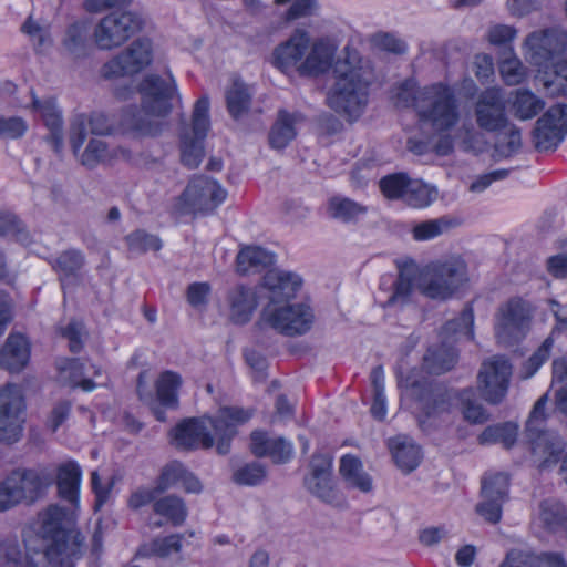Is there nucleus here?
Instances as JSON below:
<instances>
[{
    "mask_svg": "<svg viewBox=\"0 0 567 567\" xmlns=\"http://www.w3.org/2000/svg\"><path fill=\"white\" fill-rule=\"evenodd\" d=\"M332 456L324 453L313 454L310 473L305 478L307 489L318 498L339 504L340 499L331 480Z\"/></svg>",
    "mask_w": 567,
    "mask_h": 567,
    "instance_id": "nucleus-19",
    "label": "nucleus"
},
{
    "mask_svg": "<svg viewBox=\"0 0 567 567\" xmlns=\"http://www.w3.org/2000/svg\"><path fill=\"white\" fill-rule=\"evenodd\" d=\"M499 567H540V559L530 551L514 549Z\"/></svg>",
    "mask_w": 567,
    "mask_h": 567,
    "instance_id": "nucleus-60",
    "label": "nucleus"
},
{
    "mask_svg": "<svg viewBox=\"0 0 567 567\" xmlns=\"http://www.w3.org/2000/svg\"><path fill=\"white\" fill-rule=\"evenodd\" d=\"M11 486L21 503H34L42 497L53 484L54 477L47 467L23 468L19 467L9 474Z\"/></svg>",
    "mask_w": 567,
    "mask_h": 567,
    "instance_id": "nucleus-15",
    "label": "nucleus"
},
{
    "mask_svg": "<svg viewBox=\"0 0 567 567\" xmlns=\"http://www.w3.org/2000/svg\"><path fill=\"white\" fill-rule=\"evenodd\" d=\"M226 198V190L213 178L194 176L176 199L175 208L181 214H207L216 209Z\"/></svg>",
    "mask_w": 567,
    "mask_h": 567,
    "instance_id": "nucleus-9",
    "label": "nucleus"
},
{
    "mask_svg": "<svg viewBox=\"0 0 567 567\" xmlns=\"http://www.w3.org/2000/svg\"><path fill=\"white\" fill-rule=\"evenodd\" d=\"M301 121L302 116L299 113L280 111L269 133L270 145L278 150L285 148L296 137L295 125Z\"/></svg>",
    "mask_w": 567,
    "mask_h": 567,
    "instance_id": "nucleus-34",
    "label": "nucleus"
},
{
    "mask_svg": "<svg viewBox=\"0 0 567 567\" xmlns=\"http://www.w3.org/2000/svg\"><path fill=\"white\" fill-rule=\"evenodd\" d=\"M84 256L80 250L69 249L61 252L53 261L52 268L60 275L61 280L75 276L84 266Z\"/></svg>",
    "mask_w": 567,
    "mask_h": 567,
    "instance_id": "nucleus-47",
    "label": "nucleus"
},
{
    "mask_svg": "<svg viewBox=\"0 0 567 567\" xmlns=\"http://www.w3.org/2000/svg\"><path fill=\"white\" fill-rule=\"evenodd\" d=\"M266 477V468L257 462L246 464L233 474V480L239 485H257Z\"/></svg>",
    "mask_w": 567,
    "mask_h": 567,
    "instance_id": "nucleus-56",
    "label": "nucleus"
},
{
    "mask_svg": "<svg viewBox=\"0 0 567 567\" xmlns=\"http://www.w3.org/2000/svg\"><path fill=\"white\" fill-rule=\"evenodd\" d=\"M82 470L75 461H66L58 465L55 483L61 499L78 508L80 502V487Z\"/></svg>",
    "mask_w": 567,
    "mask_h": 567,
    "instance_id": "nucleus-27",
    "label": "nucleus"
},
{
    "mask_svg": "<svg viewBox=\"0 0 567 567\" xmlns=\"http://www.w3.org/2000/svg\"><path fill=\"white\" fill-rule=\"evenodd\" d=\"M468 268L460 256L427 265L417 274L416 289L427 298L446 300L468 282Z\"/></svg>",
    "mask_w": 567,
    "mask_h": 567,
    "instance_id": "nucleus-2",
    "label": "nucleus"
},
{
    "mask_svg": "<svg viewBox=\"0 0 567 567\" xmlns=\"http://www.w3.org/2000/svg\"><path fill=\"white\" fill-rule=\"evenodd\" d=\"M474 312L472 307L466 306L460 313V316L453 320H450L445 323L442 329V336L445 339H449L453 336H463L468 339H473L474 331Z\"/></svg>",
    "mask_w": 567,
    "mask_h": 567,
    "instance_id": "nucleus-46",
    "label": "nucleus"
},
{
    "mask_svg": "<svg viewBox=\"0 0 567 567\" xmlns=\"http://www.w3.org/2000/svg\"><path fill=\"white\" fill-rule=\"evenodd\" d=\"M410 178L404 173H395L384 176L379 182L381 193L388 199H404L405 189Z\"/></svg>",
    "mask_w": 567,
    "mask_h": 567,
    "instance_id": "nucleus-51",
    "label": "nucleus"
},
{
    "mask_svg": "<svg viewBox=\"0 0 567 567\" xmlns=\"http://www.w3.org/2000/svg\"><path fill=\"white\" fill-rule=\"evenodd\" d=\"M334 83L327 95V103L334 112L352 122L354 106V66L350 45H346L333 66Z\"/></svg>",
    "mask_w": 567,
    "mask_h": 567,
    "instance_id": "nucleus-10",
    "label": "nucleus"
},
{
    "mask_svg": "<svg viewBox=\"0 0 567 567\" xmlns=\"http://www.w3.org/2000/svg\"><path fill=\"white\" fill-rule=\"evenodd\" d=\"M566 135L567 105H555L536 122L534 130L535 146L539 151L555 148Z\"/></svg>",
    "mask_w": 567,
    "mask_h": 567,
    "instance_id": "nucleus-18",
    "label": "nucleus"
},
{
    "mask_svg": "<svg viewBox=\"0 0 567 567\" xmlns=\"http://www.w3.org/2000/svg\"><path fill=\"white\" fill-rule=\"evenodd\" d=\"M509 478L504 473H487L482 480V502L476 512L486 522L497 524L502 518V506L507 499Z\"/></svg>",
    "mask_w": 567,
    "mask_h": 567,
    "instance_id": "nucleus-16",
    "label": "nucleus"
},
{
    "mask_svg": "<svg viewBox=\"0 0 567 567\" xmlns=\"http://www.w3.org/2000/svg\"><path fill=\"white\" fill-rule=\"evenodd\" d=\"M262 287L268 291V303H289L301 289L302 279L291 271L271 269L264 276Z\"/></svg>",
    "mask_w": 567,
    "mask_h": 567,
    "instance_id": "nucleus-20",
    "label": "nucleus"
},
{
    "mask_svg": "<svg viewBox=\"0 0 567 567\" xmlns=\"http://www.w3.org/2000/svg\"><path fill=\"white\" fill-rule=\"evenodd\" d=\"M237 271L241 275L259 271L274 262V255L259 246H246L237 255Z\"/></svg>",
    "mask_w": 567,
    "mask_h": 567,
    "instance_id": "nucleus-35",
    "label": "nucleus"
},
{
    "mask_svg": "<svg viewBox=\"0 0 567 567\" xmlns=\"http://www.w3.org/2000/svg\"><path fill=\"white\" fill-rule=\"evenodd\" d=\"M456 226L455 220L447 216L421 221L413 226L412 236L417 241L431 240Z\"/></svg>",
    "mask_w": 567,
    "mask_h": 567,
    "instance_id": "nucleus-43",
    "label": "nucleus"
},
{
    "mask_svg": "<svg viewBox=\"0 0 567 567\" xmlns=\"http://www.w3.org/2000/svg\"><path fill=\"white\" fill-rule=\"evenodd\" d=\"M416 115L421 122L429 124L434 132L452 131L461 120L454 91L443 83L424 86V92L416 104Z\"/></svg>",
    "mask_w": 567,
    "mask_h": 567,
    "instance_id": "nucleus-4",
    "label": "nucleus"
},
{
    "mask_svg": "<svg viewBox=\"0 0 567 567\" xmlns=\"http://www.w3.org/2000/svg\"><path fill=\"white\" fill-rule=\"evenodd\" d=\"M423 92L424 87H419L413 79H408L393 89L392 100L396 107H413L416 112V104Z\"/></svg>",
    "mask_w": 567,
    "mask_h": 567,
    "instance_id": "nucleus-48",
    "label": "nucleus"
},
{
    "mask_svg": "<svg viewBox=\"0 0 567 567\" xmlns=\"http://www.w3.org/2000/svg\"><path fill=\"white\" fill-rule=\"evenodd\" d=\"M370 42L373 47L389 51L392 53L401 54L405 52V44L401 40L396 39L390 33H375L370 38Z\"/></svg>",
    "mask_w": 567,
    "mask_h": 567,
    "instance_id": "nucleus-62",
    "label": "nucleus"
},
{
    "mask_svg": "<svg viewBox=\"0 0 567 567\" xmlns=\"http://www.w3.org/2000/svg\"><path fill=\"white\" fill-rule=\"evenodd\" d=\"M313 322V309L306 302L267 303L257 324L260 328H271L287 337H297L307 333Z\"/></svg>",
    "mask_w": 567,
    "mask_h": 567,
    "instance_id": "nucleus-6",
    "label": "nucleus"
},
{
    "mask_svg": "<svg viewBox=\"0 0 567 567\" xmlns=\"http://www.w3.org/2000/svg\"><path fill=\"white\" fill-rule=\"evenodd\" d=\"M228 318L235 324L247 323L257 306L258 296L254 288L237 285L227 295Z\"/></svg>",
    "mask_w": 567,
    "mask_h": 567,
    "instance_id": "nucleus-26",
    "label": "nucleus"
},
{
    "mask_svg": "<svg viewBox=\"0 0 567 567\" xmlns=\"http://www.w3.org/2000/svg\"><path fill=\"white\" fill-rule=\"evenodd\" d=\"M460 410L465 421L472 424H483L488 421V413L475 399L472 389H465L458 394Z\"/></svg>",
    "mask_w": 567,
    "mask_h": 567,
    "instance_id": "nucleus-44",
    "label": "nucleus"
},
{
    "mask_svg": "<svg viewBox=\"0 0 567 567\" xmlns=\"http://www.w3.org/2000/svg\"><path fill=\"white\" fill-rule=\"evenodd\" d=\"M208 111V97L198 99L194 105L190 127H184L181 133V161L189 169L197 168L205 155L204 140L210 125Z\"/></svg>",
    "mask_w": 567,
    "mask_h": 567,
    "instance_id": "nucleus-8",
    "label": "nucleus"
},
{
    "mask_svg": "<svg viewBox=\"0 0 567 567\" xmlns=\"http://www.w3.org/2000/svg\"><path fill=\"white\" fill-rule=\"evenodd\" d=\"M125 240L128 249L133 252L144 254L147 251H158L162 248L161 239L144 230L133 231L126 236Z\"/></svg>",
    "mask_w": 567,
    "mask_h": 567,
    "instance_id": "nucleus-52",
    "label": "nucleus"
},
{
    "mask_svg": "<svg viewBox=\"0 0 567 567\" xmlns=\"http://www.w3.org/2000/svg\"><path fill=\"white\" fill-rule=\"evenodd\" d=\"M182 385V378L174 371H164L155 382L156 404L163 408L176 409L178 406V390Z\"/></svg>",
    "mask_w": 567,
    "mask_h": 567,
    "instance_id": "nucleus-33",
    "label": "nucleus"
},
{
    "mask_svg": "<svg viewBox=\"0 0 567 567\" xmlns=\"http://www.w3.org/2000/svg\"><path fill=\"white\" fill-rule=\"evenodd\" d=\"M416 404L426 417L440 415L450 406L446 394L442 391H426L417 399Z\"/></svg>",
    "mask_w": 567,
    "mask_h": 567,
    "instance_id": "nucleus-50",
    "label": "nucleus"
},
{
    "mask_svg": "<svg viewBox=\"0 0 567 567\" xmlns=\"http://www.w3.org/2000/svg\"><path fill=\"white\" fill-rule=\"evenodd\" d=\"M529 305L520 298H512L497 312L495 334L504 344H511L525 334L530 322Z\"/></svg>",
    "mask_w": 567,
    "mask_h": 567,
    "instance_id": "nucleus-14",
    "label": "nucleus"
},
{
    "mask_svg": "<svg viewBox=\"0 0 567 567\" xmlns=\"http://www.w3.org/2000/svg\"><path fill=\"white\" fill-rule=\"evenodd\" d=\"M522 145L520 132L515 127L498 136L496 151L503 156H511Z\"/></svg>",
    "mask_w": 567,
    "mask_h": 567,
    "instance_id": "nucleus-61",
    "label": "nucleus"
},
{
    "mask_svg": "<svg viewBox=\"0 0 567 567\" xmlns=\"http://www.w3.org/2000/svg\"><path fill=\"white\" fill-rule=\"evenodd\" d=\"M152 60V41L147 38H138L125 50L104 63L101 68V75L106 80L134 75L148 66Z\"/></svg>",
    "mask_w": 567,
    "mask_h": 567,
    "instance_id": "nucleus-12",
    "label": "nucleus"
},
{
    "mask_svg": "<svg viewBox=\"0 0 567 567\" xmlns=\"http://www.w3.org/2000/svg\"><path fill=\"white\" fill-rule=\"evenodd\" d=\"M539 81L547 95H567V60L557 65L553 74L542 75Z\"/></svg>",
    "mask_w": 567,
    "mask_h": 567,
    "instance_id": "nucleus-49",
    "label": "nucleus"
},
{
    "mask_svg": "<svg viewBox=\"0 0 567 567\" xmlns=\"http://www.w3.org/2000/svg\"><path fill=\"white\" fill-rule=\"evenodd\" d=\"M89 23L76 21L69 25L62 40L63 50L74 59L86 55Z\"/></svg>",
    "mask_w": 567,
    "mask_h": 567,
    "instance_id": "nucleus-37",
    "label": "nucleus"
},
{
    "mask_svg": "<svg viewBox=\"0 0 567 567\" xmlns=\"http://www.w3.org/2000/svg\"><path fill=\"white\" fill-rule=\"evenodd\" d=\"M141 110H128L123 114V128L134 136H156L163 127V117L172 110L176 84L172 76L163 79L150 74L138 85Z\"/></svg>",
    "mask_w": 567,
    "mask_h": 567,
    "instance_id": "nucleus-1",
    "label": "nucleus"
},
{
    "mask_svg": "<svg viewBox=\"0 0 567 567\" xmlns=\"http://www.w3.org/2000/svg\"><path fill=\"white\" fill-rule=\"evenodd\" d=\"M545 103L528 90H516L512 97V110L514 115L523 121L535 117Z\"/></svg>",
    "mask_w": 567,
    "mask_h": 567,
    "instance_id": "nucleus-41",
    "label": "nucleus"
},
{
    "mask_svg": "<svg viewBox=\"0 0 567 567\" xmlns=\"http://www.w3.org/2000/svg\"><path fill=\"white\" fill-rule=\"evenodd\" d=\"M250 450L257 457L268 456L274 463H286L292 455V445L282 437H270L266 432L251 433Z\"/></svg>",
    "mask_w": 567,
    "mask_h": 567,
    "instance_id": "nucleus-28",
    "label": "nucleus"
},
{
    "mask_svg": "<svg viewBox=\"0 0 567 567\" xmlns=\"http://www.w3.org/2000/svg\"><path fill=\"white\" fill-rule=\"evenodd\" d=\"M539 518L547 529L567 534V507L560 502L555 499L542 502Z\"/></svg>",
    "mask_w": 567,
    "mask_h": 567,
    "instance_id": "nucleus-40",
    "label": "nucleus"
},
{
    "mask_svg": "<svg viewBox=\"0 0 567 567\" xmlns=\"http://www.w3.org/2000/svg\"><path fill=\"white\" fill-rule=\"evenodd\" d=\"M512 365L503 355L483 361L477 374V389L489 403H499L507 393Z\"/></svg>",
    "mask_w": 567,
    "mask_h": 567,
    "instance_id": "nucleus-13",
    "label": "nucleus"
},
{
    "mask_svg": "<svg viewBox=\"0 0 567 567\" xmlns=\"http://www.w3.org/2000/svg\"><path fill=\"white\" fill-rule=\"evenodd\" d=\"M144 25L143 18L133 11H113L103 17L94 28L93 40L101 50L121 47Z\"/></svg>",
    "mask_w": 567,
    "mask_h": 567,
    "instance_id": "nucleus-7",
    "label": "nucleus"
},
{
    "mask_svg": "<svg viewBox=\"0 0 567 567\" xmlns=\"http://www.w3.org/2000/svg\"><path fill=\"white\" fill-rule=\"evenodd\" d=\"M522 51L525 60L532 65L538 68L554 65L553 72H544L537 76L542 85L539 78L545 73L553 74L556 66L560 64L556 61L567 51V31L558 27L535 30L524 39Z\"/></svg>",
    "mask_w": 567,
    "mask_h": 567,
    "instance_id": "nucleus-5",
    "label": "nucleus"
},
{
    "mask_svg": "<svg viewBox=\"0 0 567 567\" xmlns=\"http://www.w3.org/2000/svg\"><path fill=\"white\" fill-rule=\"evenodd\" d=\"M415 269H411V266H406L401 269L400 275L396 281L393 285V292L389 298L383 302V306H394L398 303H403L408 297L410 296L412 289L416 288V279Z\"/></svg>",
    "mask_w": 567,
    "mask_h": 567,
    "instance_id": "nucleus-45",
    "label": "nucleus"
},
{
    "mask_svg": "<svg viewBox=\"0 0 567 567\" xmlns=\"http://www.w3.org/2000/svg\"><path fill=\"white\" fill-rule=\"evenodd\" d=\"M32 107L40 113L44 125L50 131L49 142L55 152H60L63 145L62 116L54 100H39L33 96Z\"/></svg>",
    "mask_w": 567,
    "mask_h": 567,
    "instance_id": "nucleus-31",
    "label": "nucleus"
},
{
    "mask_svg": "<svg viewBox=\"0 0 567 567\" xmlns=\"http://www.w3.org/2000/svg\"><path fill=\"white\" fill-rule=\"evenodd\" d=\"M47 560L43 549L23 553L17 538L0 539V567H44Z\"/></svg>",
    "mask_w": 567,
    "mask_h": 567,
    "instance_id": "nucleus-24",
    "label": "nucleus"
},
{
    "mask_svg": "<svg viewBox=\"0 0 567 567\" xmlns=\"http://www.w3.org/2000/svg\"><path fill=\"white\" fill-rule=\"evenodd\" d=\"M310 47L307 31L297 29L289 39L280 43L272 53L274 64L284 72L297 68L302 63Z\"/></svg>",
    "mask_w": 567,
    "mask_h": 567,
    "instance_id": "nucleus-22",
    "label": "nucleus"
},
{
    "mask_svg": "<svg viewBox=\"0 0 567 567\" xmlns=\"http://www.w3.org/2000/svg\"><path fill=\"white\" fill-rule=\"evenodd\" d=\"M153 512L173 526H181L188 514L185 502L175 495H167L156 499L153 503Z\"/></svg>",
    "mask_w": 567,
    "mask_h": 567,
    "instance_id": "nucleus-36",
    "label": "nucleus"
},
{
    "mask_svg": "<svg viewBox=\"0 0 567 567\" xmlns=\"http://www.w3.org/2000/svg\"><path fill=\"white\" fill-rule=\"evenodd\" d=\"M530 443L535 462L540 470L556 465L565 450V442L553 431H540L537 434H526Z\"/></svg>",
    "mask_w": 567,
    "mask_h": 567,
    "instance_id": "nucleus-23",
    "label": "nucleus"
},
{
    "mask_svg": "<svg viewBox=\"0 0 567 567\" xmlns=\"http://www.w3.org/2000/svg\"><path fill=\"white\" fill-rule=\"evenodd\" d=\"M437 194L435 186L426 184L421 179L410 178L403 202L414 208H424L436 199Z\"/></svg>",
    "mask_w": 567,
    "mask_h": 567,
    "instance_id": "nucleus-42",
    "label": "nucleus"
},
{
    "mask_svg": "<svg viewBox=\"0 0 567 567\" xmlns=\"http://www.w3.org/2000/svg\"><path fill=\"white\" fill-rule=\"evenodd\" d=\"M30 359L28 340L19 333H11L0 351V365L10 372H20Z\"/></svg>",
    "mask_w": 567,
    "mask_h": 567,
    "instance_id": "nucleus-30",
    "label": "nucleus"
},
{
    "mask_svg": "<svg viewBox=\"0 0 567 567\" xmlns=\"http://www.w3.org/2000/svg\"><path fill=\"white\" fill-rule=\"evenodd\" d=\"M499 72L503 80L508 85L522 83L527 75L526 66L516 55L504 59L499 64Z\"/></svg>",
    "mask_w": 567,
    "mask_h": 567,
    "instance_id": "nucleus-55",
    "label": "nucleus"
},
{
    "mask_svg": "<svg viewBox=\"0 0 567 567\" xmlns=\"http://www.w3.org/2000/svg\"><path fill=\"white\" fill-rule=\"evenodd\" d=\"M252 416L251 410L239 406H223L214 416L206 417L214 430L217 441L216 450L224 455L230 451V441L237 434V427Z\"/></svg>",
    "mask_w": 567,
    "mask_h": 567,
    "instance_id": "nucleus-17",
    "label": "nucleus"
},
{
    "mask_svg": "<svg viewBox=\"0 0 567 567\" xmlns=\"http://www.w3.org/2000/svg\"><path fill=\"white\" fill-rule=\"evenodd\" d=\"M25 401L22 389L7 384L0 389V443L13 444L22 437Z\"/></svg>",
    "mask_w": 567,
    "mask_h": 567,
    "instance_id": "nucleus-11",
    "label": "nucleus"
},
{
    "mask_svg": "<svg viewBox=\"0 0 567 567\" xmlns=\"http://www.w3.org/2000/svg\"><path fill=\"white\" fill-rule=\"evenodd\" d=\"M334 51V45L327 40L315 42L308 55L298 66L299 73L302 75H318L324 73L331 66Z\"/></svg>",
    "mask_w": 567,
    "mask_h": 567,
    "instance_id": "nucleus-32",
    "label": "nucleus"
},
{
    "mask_svg": "<svg viewBox=\"0 0 567 567\" xmlns=\"http://www.w3.org/2000/svg\"><path fill=\"white\" fill-rule=\"evenodd\" d=\"M111 156L107 144L99 138H92L81 154V164L86 167H95Z\"/></svg>",
    "mask_w": 567,
    "mask_h": 567,
    "instance_id": "nucleus-54",
    "label": "nucleus"
},
{
    "mask_svg": "<svg viewBox=\"0 0 567 567\" xmlns=\"http://www.w3.org/2000/svg\"><path fill=\"white\" fill-rule=\"evenodd\" d=\"M388 447L396 466L404 473H411L421 463V447L406 435H396L389 439Z\"/></svg>",
    "mask_w": 567,
    "mask_h": 567,
    "instance_id": "nucleus-29",
    "label": "nucleus"
},
{
    "mask_svg": "<svg viewBox=\"0 0 567 567\" xmlns=\"http://www.w3.org/2000/svg\"><path fill=\"white\" fill-rule=\"evenodd\" d=\"M457 354L452 346L443 343L436 348H430L424 355V368L429 373L441 374L451 370L456 363Z\"/></svg>",
    "mask_w": 567,
    "mask_h": 567,
    "instance_id": "nucleus-38",
    "label": "nucleus"
},
{
    "mask_svg": "<svg viewBox=\"0 0 567 567\" xmlns=\"http://www.w3.org/2000/svg\"><path fill=\"white\" fill-rule=\"evenodd\" d=\"M548 402V394H543L535 403L530 415L526 423V434H537V432L545 431L543 429L546 421V405Z\"/></svg>",
    "mask_w": 567,
    "mask_h": 567,
    "instance_id": "nucleus-58",
    "label": "nucleus"
},
{
    "mask_svg": "<svg viewBox=\"0 0 567 567\" xmlns=\"http://www.w3.org/2000/svg\"><path fill=\"white\" fill-rule=\"evenodd\" d=\"M22 32L28 34L37 47L42 48L51 43V37L48 28L41 27L32 18H28L21 27Z\"/></svg>",
    "mask_w": 567,
    "mask_h": 567,
    "instance_id": "nucleus-63",
    "label": "nucleus"
},
{
    "mask_svg": "<svg viewBox=\"0 0 567 567\" xmlns=\"http://www.w3.org/2000/svg\"><path fill=\"white\" fill-rule=\"evenodd\" d=\"M375 81V73L369 60L357 61V106L365 104L368 87Z\"/></svg>",
    "mask_w": 567,
    "mask_h": 567,
    "instance_id": "nucleus-53",
    "label": "nucleus"
},
{
    "mask_svg": "<svg viewBox=\"0 0 567 567\" xmlns=\"http://www.w3.org/2000/svg\"><path fill=\"white\" fill-rule=\"evenodd\" d=\"M61 337L69 342V349L78 353L83 348V324L76 320L69 321L65 326L59 327Z\"/></svg>",
    "mask_w": 567,
    "mask_h": 567,
    "instance_id": "nucleus-59",
    "label": "nucleus"
},
{
    "mask_svg": "<svg viewBox=\"0 0 567 567\" xmlns=\"http://www.w3.org/2000/svg\"><path fill=\"white\" fill-rule=\"evenodd\" d=\"M186 467L179 462H172L167 464L158 478V489L164 492L172 486L181 484L184 475H186Z\"/></svg>",
    "mask_w": 567,
    "mask_h": 567,
    "instance_id": "nucleus-57",
    "label": "nucleus"
},
{
    "mask_svg": "<svg viewBox=\"0 0 567 567\" xmlns=\"http://www.w3.org/2000/svg\"><path fill=\"white\" fill-rule=\"evenodd\" d=\"M475 116L478 126L486 131H498L506 126L505 106L499 91L489 89L480 95L475 106Z\"/></svg>",
    "mask_w": 567,
    "mask_h": 567,
    "instance_id": "nucleus-21",
    "label": "nucleus"
},
{
    "mask_svg": "<svg viewBox=\"0 0 567 567\" xmlns=\"http://www.w3.org/2000/svg\"><path fill=\"white\" fill-rule=\"evenodd\" d=\"M328 212L331 216L348 221L354 213V204L349 198L334 196L329 200Z\"/></svg>",
    "mask_w": 567,
    "mask_h": 567,
    "instance_id": "nucleus-64",
    "label": "nucleus"
},
{
    "mask_svg": "<svg viewBox=\"0 0 567 567\" xmlns=\"http://www.w3.org/2000/svg\"><path fill=\"white\" fill-rule=\"evenodd\" d=\"M65 518L63 508L50 505L38 516V532L43 538L52 540L45 549L42 548L47 559L69 567L80 553L83 537L79 532L65 528Z\"/></svg>",
    "mask_w": 567,
    "mask_h": 567,
    "instance_id": "nucleus-3",
    "label": "nucleus"
},
{
    "mask_svg": "<svg viewBox=\"0 0 567 567\" xmlns=\"http://www.w3.org/2000/svg\"><path fill=\"white\" fill-rule=\"evenodd\" d=\"M172 437L174 444L184 450L210 449L215 442L204 421L195 419L179 423L172 431Z\"/></svg>",
    "mask_w": 567,
    "mask_h": 567,
    "instance_id": "nucleus-25",
    "label": "nucleus"
},
{
    "mask_svg": "<svg viewBox=\"0 0 567 567\" xmlns=\"http://www.w3.org/2000/svg\"><path fill=\"white\" fill-rule=\"evenodd\" d=\"M251 89L239 80H235L226 91V103L229 114L234 118H239L246 114L251 104Z\"/></svg>",
    "mask_w": 567,
    "mask_h": 567,
    "instance_id": "nucleus-39",
    "label": "nucleus"
}]
</instances>
